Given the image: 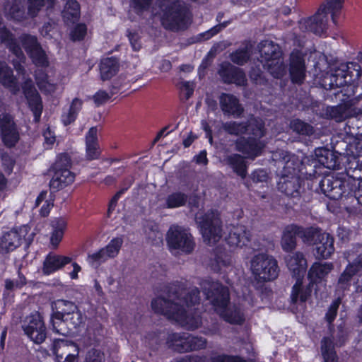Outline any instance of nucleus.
<instances>
[{"instance_id": "nucleus-1", "label": "nucleus", "mask_w": 362, "mask_h": 362, "mask_svg": "<svg viewBox=\"0 0 362 362\" xmlns=\"http://www.w3.org/2000/svg\"><path fill=\"white\" fill-rule=\"evenodd\" d=\"M198 294L197 288L192 289L185 297L182 305H180V300L179 303H171L163 298H157L152 301V308L186 329H195L202 324L201 316L195 312L197 309L192 308L199 303Z\"/></svg>"}, {"instance_id": "nucleus-2", "label": "nucleus", "mask_w": 362, "mask_h": 362, "mask_svg": "<svg viewBox=\"0 0 362 362\" xmlns=\"http://www.w3.org/2000/svg\"><path fill=\"white\" fill-rule=\"evenodd\" d=\"M223 129L230 134L244 136L236 143L237 150L246 155L248 158L254 159L259 156L265 144L260 139L264 134L263 123L261 119L251 118L247 125L236 122H228L223 124Z\"/></svg>"}, {"instance_id": "nucleus-3", "label": "nucleus", "mask_w": 362, "mask_h": 362, "mask_svg": "<svg viewBox=\"0 0 362 362\" xmlns=\"http://www.w3.org/2000/svg\"><path fill=\"white\" fill-rule=\"evenodd\" d=\"M13 64L18 72V80L21 79L24 81L23 86V93L28 107L33 112L35 121L37 122L40 119L42 111V103L40 95L34 87L32 81L30 79H25L21 64H17L14 60ZM0 83L5 87L8 88L14 94L18 93L20 90L17 78L13 76L11 70L9 69L7 65L4 62H0Z\"/></svg>"}, {"instance_id": "nucleus-4", "label": "nucleus", "mask_w": 362, "mask_h": 362, "mask_svg": "<svg viewBox=\"0 0 362 362\" xmlns=\"http://www.w3.org/2000/svg\"><path fill=\"white\" fill-rule=\"evenodd\" d=\"M206 298L210 301L215 311L226 321L240 324L244 320L243 314L235 307L228 308V290L218 282L205 281L202 284Z\"/></svg>"}, {"instance_id": "nucleus-5", "label": "nucleus", "mask_w": 362, "mask_h": 362, "mask_svg": "<svg viewBox=\"0 0 362 362\" xmlns=\"http://www.w3.org/2000/svg\"><path fill=\"white\" fill-rule=\"evenodd\" d=\"M158 8L152 13L159 16L162 25L167 29L180 30L186 27L189 18L186 11L177 5L176 0H158Z\"/></svg>"}, {"instance_id": "nucleus-6", "label": "nucleus", "mask_w": 362, "mask_h": 362, "mask_svg": "<svg viewBox=\"0 0 362 362\" xmlns=\"http://www.w3.org/2000/svg\"><path fill=\"white\" fill-rule=\"evenodd\" d=\"M260 63L275 78L282 76L286 71L281 58V52L279 47L272 41L266 40L260 43Z\"/></svg>"}, {"instance_id": "nucleus-7", "label": "nucleus", "mask_w": 362, "mask_h": 362, "mask_svg": "<svg viewBox=\"0 0 362 362\" xmlns=\"http://www.w3.org/2000/svg\"><path fill=\"white\" fill-rule=\"evenodd\" d=\"M249 266L252 275L258 281H272L279 274L276 260L265 253L254 255L250 261Z\"/></svg>"}, {"instance_id": "nucleus-8", "label": "nucleus", "mask_w": 362, "mask_h": 362, "mask_svg": "<svg viewBox=\"0 0 362 362\" xmlns=\"http://www.w3.org/2000/svg\"><path fill=\"white\" fill-rule=\"evenodd\" d=\"M166 242L170 251L175 255L189 254L194 250L195 246L189 230L177 225L169 228L166 234Z\"/></svg>"}, {"instance_id": "nucleus-9", "label": "nucleus", "mask_w": 362, "mask_h": 362, "mask_svg": "<svg viewBox=\"0 0 362 362\" xmlns=\"http://www.w3.org/2000/svg\"><path fill=\"white\" fill-rule=\"evenodd\" d=\"M354 178L346 176L343 179L325 178L321 182V189L329 198L334 200L342 197L351 196L354 192L356 182Z\"/></svg>"}, {"instance_id": "nucleus-10", "label": "nucleus", "mask_w": 362, "mask_h": 362, "mask_svg": "<svg viewBox=\"0 0 362 362\" xmlns=\"http://www.w3.org/2000/svg\"><path fill=\"white\" fill-rule=\"evenodd\" d=\"M348 266L339 278L337 286L345 290L351 284V277L362 267V245H356L344 254Z\"/></svg>"}, {"instance_id": "nucleus-11", "label": "nucleus", "mask_w": 362, "mask_h": 362, "mask_svg": "<svg viewBox=\"0 0 362 362\" xmlns=\"http://www.w3.org/2000/svg\"><path fill=\"white\" fill-rule=\"evenodd\" d=\"M71 159L67 154L58 156L54 164V173L50 181V187L54 189H60L71 184L74 175L69 170Z\"/></svg>"}, {"instance_id": "nucleus-12", "label": "nucleus", "mask_w": 362, "mask_h": 362, "mask_svg": "<svg viewBox=\"0 0 362 362\" xmlns=\"http://www.w3.org/2000/svg\"><path fill=\"white\" fill-rule=\"evenodd\" d=\"M196 221L200 227L204 242L212 245L220 240L221 238V223L217 214L211 212L206 215V218L202 217L201 214H197Z\"/></svg>"}, {"instance_id": "nucleus-13", "label": "nucleus", "mask_w": 362, "mask_h": 362, "mask_svg": "<svg viewBox=\"0 0 362 362\" xmlns=\"http://www.w3.org/2000/svg\"><path fill=\"white\" fill-rule=\"evenodd\" d=\"M169 347L178 352H187L203 349L206 341L202 337H195L187 333H173L168 338Z\"/></svg>"}, {"instance_id": "nucleus-14", "label": "nucleus", "mask_w": 362, "mask_h": 362, "mask_svg": "<svg viewBox=\"0 0 362 362\" xmlns=\"http://www.w3.org/2000/svg\"><path fill=\"white\" fill-rule=\"evenodd\" d=\"M29 231V226L23 225L5 233L0 239V250L5 252L13 251L21 245L23 240L31 242L33 234Z\"/></svg>"}, {"instance_id": "nucleus-15", "label": "nucleus", "mask_w": 362, "mask_h": 362, "mask_svg": "<svg viewBox=\"0 0 362 362\" xmlns=\"http://www.w3.org/2000/svg\"><path fill=\"white\" fill-rule=\"evenodd\" d=\"M304 236L309 239L308 243H310L312 239H314L315 245V255L319 259H327L334 251V239L327 233H320L313 230L312 228H308L304 232Z\"/></svg>"}, {"instance_id": "nucleus-16", "label": "nucleus", "mask_w": 362, "mask_h": 362, "mask_svg": "<svg viewBox=\"0 0 362 362\" xmlns=\"http://www.w3.org/2000/svg\"><path fill=\"white\" fill-rule=\"evenodd\" d=\"M25 334L35 344H41L46 338L44 322L38 313L28 316L23 322Z\"/></svg>"}, {"instance_id": "nucleus-17", "label": "nucleus", "mask_w": 362, "mask_h": 362, "mask_svg": "<svg viewBox=\"0 0 362 362\" xmlns=\"http://www.w3.org/2000/svg\"><path fill=\"white\" fill-rule=\"evenodd\" d=\"M123 240L121 238H113L106 247L98 252L88 255L87 261L92 267H98L110 258L115 257L122 245Z\"/></svg>"}, {"instance_id": "nucleus-18", "label": "nucleus", "mask_w": 362, "mask_h": 362, "mask_svg": "<svg viewBox=\"0 0 362 362\" xmlns=\"http://www.w3.org/2000/svg\"><path fill=\"white\" fill-rule=\"evenodd\" d=\"M328 16L326 8L320 9L313 17L300 21V28L303 31H311L322 35L327 29Z\"/></svg>"}, {"instance_id": "nucleus-19", "label": "nucleus", "mask_w": 362, "mask_h": 362, "mask_svg": "<svg viewBox=\"0 0 362 362\" xmlns=\"http://www.w3.org/2000/svg\"><path fill=\"white\" fill-rule=\"evenodd\" d=\"M21 41L23 47L37 66L41 67L48 66L47 56L39 46L36 37L30 35H24L22 37Z\"/></svg>"}, {"instance_id": "nucleus-20", "label": "nucleus", "mask_w": 362, "mask_h": 362, "mask_svg": "<svg viewBox=\"0 0 362 362\" xmlns=\"http://www.w3.org/2000/svg\"><path fill=\"white\" fill-rule=\"evenodd\" d=\"M306 229H303L295 225L287 226L284 231L281 240L282 249L286 252L292 251L296 245V235H300L303 242L308 243L309 239L304 235Z\"/></svg>"}, {"instance_id": "nucleus-21", "label": "nucleus", "mask_w": 362, "mask_h": 362, "mask_svg": "<svg viewBox=\"0 0 362 362\" xmlns=\"http://www.w3.org/2000/svg\"><path fill=\"white\" fill-rule=\"evenodd\" d=\"M0 128L4 144L8 146H14L19 137L10 115H2L0 116Z\"/></svg>"}, {"instance_id": "nucleus-22", "label": "nucleus", "mask_w": 362, "mask_h": 362, "mask_svg": "<svg viewBox=\"0 0 362 362\" xmlns=\"http://www.w3.org/2000/svg\"><path fill=\"white\" fill-rule=\"evenodd\" d=\"M290 75L293 82L301 83L305 77V66L301 52L294 51L291 54Z\"/></svg>"}, {"instance_id": "nucleus-23", "label": "nucleus", "mask_w": 362, "mask_h": 362, "mask_svg": "<svg viewBox=\"0 0 362 362\" xmlns=\"http://www.w3.org/2000/svg\"><path fill=\"white\" fill-rule=\"evenodd\" d=\"M69 348H74L76 354H68L65 358V361L75 362L78 353V346L74 343L66 341L63 339H54L53 344V353L56 356L57 362H61L63 358V355L69 352Z\"/></svg>"}, {"instance_id": "nucleus-24", "label": "nucleus", "mask_w": 362, "mask_h": 362, "mask_svg": "<svg viewBox=\"0 0 362 362\" xmlns=\"http://www.w3.org/2000/svg\"><path fill=\"white\" fill-rule=\"evenodd\" d=\"M327 112L329 117L337 122H341L351 117H357L359 119H362V112H361V110H356L349 104L331 107L328 109Z\"/></svg>"}, {"instance_id": "nucleus-25", "label": "nucleus", "mask_w": 362, "mask_h": 362, "mask_svg": "<svg viewBox=\"0 0 362 362\" xmlns=\"http://www.w3.org/2000/svg\"><path fill=\"white\" fill-rule=\"evenodd\" d=\"M35 81L39 89L45 94L52 95L62 89L58 81H54L42 70L35 72Z\"/></svg>"}, {"instance_id": "nucleus-26", "label": "nucleus", "mask_w": 362, "mask_h": 362, "mask_svg": "<svg viewBox=\"0 0 362 362\" xmlns=\"http://www.w3.org/2000/svg\"><path fill=\"white\" fill-rule=\"evenodd\" d=\"M333 269L334 264L332 262H315L308 272L310 284L324 282Z\"/></svg>"}, {"instance_id": "nucleus-27", "label": "nucleus", "mask_w": 362, "mask_h": 362, "mask_svg": "<svg viewBox=\"0 0 362 362\" xmlns=\"http://www.w3.org/2000/svg\"><path fill=\"white\" fill-rule=\"evenodd\" d=\"M250 233L243 226H233L230 228L229 234L226 240L232 247H243L250 242Z\"/></svg>"}, {"instance_id": "nucleus-28", "label": "nucleus", "mask_w": 362, "mask_h": 362, "mask_svg": "<svg viewBox=\"0 0 362 362\" xmlns=\"http://www.w3.org/2000/svg\"><path fill=\"white\" fill-rule=\"evenodd\" d=\"M286 262L288 268L297 279L304 276L307 269V262L301 253L296 252L289 255L286 259Z\"/></svg>"}, {"instance_id": "nucleus-29", "label": "nucleus", "mask_w": 362, "mask_h": 362, "mask_svg": "<svg viewBox=\"0 0 362 362\" xmlns=\"http://www.w3.org/2000/svg\"><path fill=\"white\" fill-rule=\"evenodd\" d=\"M100 154L98 129L96 127H91L86 136V156L88 160H94L98 158Z\"/></svg>"}, {"instance_id": "nucleus-30", "label": "nucleus", "mask_w": 362, "mask_h": 362, "mask_svg": "<svg viewBox=\"0 0 362 362\" xmlns=\"http://www.w3.org/2000/svg\"><path fill=\"white\" fill-rule=\"evenodd\" d=\"M71 261V259L69 257L48 255L44 262L43 272L47 275L52 274L63 268L65 265L70 263Z\"/></svg>"}, {"instance_id": "nucleus-31", "label": "nucleus", "mask_w": 362, "mask_h": 362, "mask_svg": "<svg viewBox=\"0 0 362 362\" xmlns=\"http://www.w3.org/2000/svg\"><path fill=\"white\" fill-rule=\"evenodd\" d=\"M311 285L312 284L310 283L306 286L303 285L302 279L298 278L292 288L291 294V301L293 303L305 302L310 296L312 292Z\"/></svg>"}, {"instance_id": "nucleus-32", "label": "nucleus", "mask_w": 362, "mask_h": 362, "mask_svg": "<svg viewBox=\"0 0 362 362\" xmlns=\"http://www.w3.org/2000/svg\"><path fill=\"white\" fill-rule=\"evenodd\" d=\"M119 68V62L115 58L103 59L99 66L100 78L103 81L111 79L117 74Z\"/></svg>"}, {"instance_id": "nucleus-33", "label": "nucleus", "mask_w": 362, "mask_h": 362, "mask_svg": "<svg viewBox=\"0 0 362 362\" xmlns=\"http://www.w3.org/2000/svg\"><path fill=\"white\" fill-rule=\"evenodd\" d=\"M220 75L226 83H234L238 86H243L246 81L245 74L239 68L228 64V70L221 69Z\"/></svg>"}, {"instance_id": "nucleus-34", "label": "nucleus", "mask_w": 362, "mask_h": 362, "mask_svg": "<svg viewBox=\"0 0 362 362\" xmlns=\"http://www.w3.org/2000/svg\"><path fill=\"white\" fill-rule=\"evenodd\" d=\"M221 110L228 115L239 116L243 109L236 98L229 94H223L220 98Z\"/></svg>"}, {"instance_id": "nucleus-35", "label": "nucleus", "mask_w": 362, "mask_h": 362, "mask_svg": "<svg viewBox=\"0 0 362 362\" xmlns=\"http://www.w3.org/2000/svg\"><path fill=\"white\" fill-rule=\"evenodd\" d=\"M83 101L79 98L72 100L69 107L64 109L61 117L62 123L64 125H69L74 122L77 115L82 108Z\"/></svg>"}, {"instance_id": "nucleus-36", "label": "nucleus", "mask_w": 362, "mask_h": 362, "mask_svg": "<svg viewBox=\"0 0 362 362\" xmlns=\"http://www.w3.org/2000/svg\"><path fill=\"white\" fill-rule=\"evenodd\" d=\"M231 257L225 252H218L211 259L210 266L216 272H226L231 266Z\"/></svg>"}, {"instance_id": "nucleus-37", "label": "nucleus", "mask_w": 362, "mask_h": 362, "mask_svg": "<svg viewBox=\"0 0 362 362\" xmlns=\"http://www.w3.org/2000/svg\"><path fill=\"white\" fill-rule=\"evenodd\" d=\"M66 226V222L62 219L57 221L56 223L53 224V228L49 238L50 246L52 248L56 249L58 247L60 242L63 239Z\"/></svg>"}, {"instance_id": "nucleus-38", "label": "nucleus", "mask_w": 362, "mask_h": 362, "mask_svg": "<svg viewBox=\"0 0 362 362\" xmlns=\"http://www.w3.org/2000/svg\"><path fill=\"white\" fill-rule=\"evenodd\" d=\"M0 40L1 42H6L10 49L16 55L19 62H23L25 57L16 42L13 41L8 31L4 28V26L0 23Z\"/></svg>"}, {"instance_id": "nucleus-39", "label": "nucleus", "mask_w": 362, "mask_h": 362, "mask_svg": "<svg viewBox=\"0 0 362 362\" xmlns=\"http://www.w3.org/2000/svg\"><path fill=\"white\" fill-rule=\"evenodd\" d=\"M62 16L67 23H74L80 17V6L76 0H69L62 11Z\"/></svg>"}, {"instance_id": "nucleus-40", "label": "nucleus", "mask_w": 362, "mask_h": 362, "mask_svg": "<svg viewBox=\"0 0 362 362\" xmlns=\"http://www.w3.org/2000/svg\"><path fill=\"white\" fill-rule=\"evenodd\" d=\"M56 311L52 317L65 318L71 315V312L76 310V305L69 301L59 300L54 303Z\"/></svg>"}, {"instance_id": "nucleus-41", "label": "nucleus", "mask_w": 362, "mask_h": 362, "mask_svg": "<svg viewBox=\"0 0 362 362\" xmlns=\"http://www.w3.org/2000/svg\"><path fill=\"white\" fill-rule=\"evenodd\" d=\"M289 178L288 175H286ZM291 180L283 177L279 182V188L285 194L289 196L295 197V194H298L299 188L298 177L296 176H291Z\"/></svg>"}, {"instance_id": "nucleus-42", "label": "nucleus", "mask_w": 362, "mask_h": 362, "mask_svg": "<svg viewBox=\"0 0 362 362\" xmlns=\"http://www.w3.org/2000/svg\"><path fill=\"white\" fill-rule=\"evenodd\" d=\"M228 162L239 176L243 178L246 176V164L242 156L234 155L228 158Z\"/></svg>"}, {"instance_id": "nucleus-43", "label": "nucleus", "mask_w": 362, "mask_h": 362, "mask_svg": "<svg viewBox=\"0 0 362 362\" xmlns=\"http://www.w3.org/2000/svg\"><path fill=\"white\" fill-rule=\"evenodd\" d=\"M322 354L325 362H337L336 355L334 351L332 341L329 338H324L322 341Z\"/></svg>"}, {"instance_id": "nucleus-44", "label": "nucleus", "mask_w": 362, "mask_h": 362, "mask_svg": "<svg viewBox=\"0 0 362 362\" xmlns=\"http://www.w3.org/2000/svg\"><path fill=\"white\" fill-rule=\"evenodd\" d=\"M55 0H28V13L34 16L42 7L51 8Z\"/></svg>"}, {"instance_id": "nucleus-45", "label": "nucleus", "mask_w": 362, "mask_h": 362, "mask_svg": "<svg viewBox=\"0 0 362 362\" xmlns=\"http://www.w3.org/2000/svg\"><path fill=\"white\" fill-rule=\"evenodd\" d=\"M53 329L62 336L69 335L71 333V327H68V321L65 318L52 317Z\"/></svg>"}, {"instance_id": "nucleus-46", "label": "nucleus", "mask_w": 362, "mask_h": 362, "mask_svg": "<svg viewBox=\"0 0 362 362\" xmlns=\"http://www.w3.org/2000/svg\"><path fill=\"white\" fill-rule=\"evenodd\" d=\"M187 201L185 194L175 192L170 194L166 199V206L168 208H177L183 206Z\"/></svg>"}, {"instance_id": "nucleus-47", "label": "nucleus", "mask_w": 362, "mask_h": 362, "mask_svg": "<svg viewBox=\"0 0 362 362\" xmlns=\"http://www.w3.org/2000/svg\"><path fill=\"white\" fill-rule=\"evenodd\" d=\"M323 153L324 156L320 158L319 161L328 169L338 168L339 162L334 153L327 150H324Z\"/></svg>"}, {"instance_id": "nucleus-48", "label": "nucleus", "mask_w": 362, "mask_h": 362, "mask_svg": "<svg viewBox=\"0 0 362 362\" xmlns=\"http://www.w3.org/2000/svg\"><path fill=\"white\" fill-rule=\"evenodd\" d=\"M291 127L293 131L301 134L309 135L313 132V127L310 125L299 119L292 121Z\"/></svg>"}, {"instance_id": "nucleus-49", "label": "nucleus", "mask_w": 362, "mask_h": 362, "mask_svg": "<svg viewBox=\"0 0 362 362\" xmlns=\"http://www.w3.org/2000/svg\"><path fill=\"white\" fill-rule=\"evenodd\" d=\"M349 149L354 156H362V134L356 136L349 144Z\"/></svg>"}, {"instance_id": "nucleus-50", "label": "nucleus", "mask_w": 362, "mask_h": 362, "mask_svg": "<svg viewBox=\"0 0 362 362\" xmlns=\"http://www.w3.org/2000/svg\"><path fill=\"white\" fill-rule=\"evenodd\" d=\"M231 60L238 64H243L247 62L249 58V52L247 50L240 49L231 54Z\"/></svg>"}, {"instance_id": "nucleus-51", "label": "nucleus", "mask_w": 362, "mask_h": 362, "mask_svg": "<svg viewBox=\"0 0 362 362\" xmlns=\"http://www.w3.org/2000/svg\"><path fill=\"white\" fill-rule=\"evenodd\" d=\"M65 320L72 325V327L75 328L82 324L83 315L76 308V310L71 312V315L69 317H66Z\"/></svg>"}, {"instance_id": "nucleus-52", "label": "nucleus", "mask_w": 362, "mask_h": 362, "mask_svg": "<svg viewBox=\"0 0 362 362\" xmlns=\"http://www.w3.org/2000/svg\"><path fill=\"white\" fill-rule=\"evenodd\" d=\"M86 26L84 24L77 25L72 30L71 36L73 40H81L86 34Z\"/></svg>"}, {"instance_id": "nucleus-53", "label": "nucleus", "mask_w": 362, "mask_h": 362, "mask_svg": "<svg viewBox=\"0 0 362 362\" xmlns=\"http://www.w3.org/2000/svg\"><path fill=\"white\" fill-rule=\"evenodd\" d=\"M341 303L340 299L338 298L332 302L327 314V320L331 323L336 317L338 308Z\"/></svg>"}, {"instance_id": "nucleus-54", "label": "nucleus", "mask_w": 362, "mask_h": 362, "mask_svg": "<svg viewBox=\"0 0 362 362\" xmlns=\"http://www.w3.org/2000/svg\"><path fill=\"white\" fill-rule=\"evenodd\" d=\"M110 95L106 91L98 90L93 95V100L97 106H100L105 103L110 99Z\"/></svg>"}, {"instance_id": "nucleus-55", "label": "nucleus", "mask_w": 362, "mask_h": 362, "mask_svg": "<svg viewBox=\"0 0 362 362\" xmlns=\"http://www.w3.org/2000/svg\"><path fill=\"white\" fill-rule=\"evenodd\" d=\"M128 37L133 49L136 51L139 50L141 47V43L139 33L136 31H129L128 33Z\"/></svg>"}, {"instance_id": "nucleus-56", "label": "nucleus", "mask_w": 362, "mask_h": 362, "mask_svg": "<svg viewBox=\"0 0 362 362\" xmlns=\"http://www.w3.org/2000/svg\"><path fill=\"white\" fill-rule=\"evenodd\" d=\"M104 360V355L103 353L98 350L92 349L88 351L86 362H103Z\"/></svg>"}, {"instance_id": "nucleus-57", "label": "nucleus", "mask_w": 362, "mask_h": 362, "mask_svg": "<svg viewBox=\"0 0 362 362\" xmlns=\"http://www.w3.org/2000/svg\"><path fill=\"white\" fill-rule=\"evenodd\" d=\"M43 136L45 139L44 145L46 148H50L55 142L56 137L54 133L47 127L43 132Z\"/></svg>"}, {"instance_id": "nucleus-58", "label": "nucleus", "mask_w": 362, "mask_h": 362, "mask_svg": "<svg viewBox=\"0 0 362 362\" xmlns=\"http://www.w3.org/2000/svg\"><path fill=\"white\" fill-rule=\"evenodd\" d=\"M344 0H327V10L332 13V18L335 13L338 12L341 8Z\"/></svg>"}, {"instance_id": "nucleus-59", "label": "nucleus", "mask_w": 362, "mask_h": 362, "mask_svg": "<svg viewBox=\"0 0 362 362\" xmlns=\"http://www.w3.org/2000/svg\"><path fill=\"white\" fill-rule=\"evenodd\" d=\"M179 88L186 98H189L194 91V84L189 81H181Z\"/></svg>"}, {"instance_id": "nucleus-60", "label": "nucleus", "mask_w": 362, "mask_h": 362, "mask_svg": "<svg viewBox=\"0 0 362 362\" xmlns=\"http://www.w3.org/2000/svg\"><path fill=\"white\" fill-rule=\"evenodd\" d=\"M214 362H245L244 360L237 356H218L214 358Z\"/></svg>"}, {"instance_id": "nucleus-61", "label": "nucleus", "mask_w": 362, "mask_h": 362, "mask_svg": "<svg viewBox=\"0 0 362 362\" xmlns=\"http://www.w3.org/2000/svg\"><path fill=\"white\" fill-rule=\"evenodd\" d=\"M154 228L152 230V233L148 234V238L153 239L154 244H160L162 243L163 236L161 233L158 230V227L155 225Z\"/></svg>"}, {"instance_id": "nucleus-62", "label": "nucleus", "mask_w": 362, "mask_h": 362, "mask_svg": "<svg viewBox=\"0 0 362 362\" xmlns=\"http://www.w3.org/2000/svg\"><path fill=\"white\" fill-rule=\"evenodd\" d=\"M151 0H133L135 8L142 11L148 8Z\"/></svg>"}, {"instance_id": "nucleus-63", "label": "nucleus", "mask_w": 362, "mask_h": 362, "mask_svg": "<svg viewBox=\"0 0 362 362\" xmlns=\"http://www.w3.org/2000/svg\"><path fill=\"white\" fill-rule=\"evenodd\" d=\"M194 159L198 164H206V152L205 151H201L197 156L194 157Z\"/></svg>"}, {"instance_id": "nucleus-64", "label": "nucleus", "mask_w": 362, "mask_h": 362, "mask_svg": "<svg viewBox=\"0 0 362 362\" xmlns=\"http://www.w3.org/2000/svg\"><path fill=\"white\" fill-rule=\"evenodd\" d=\"M202 357L198 356H187L181 359V362H203Z\"/></svg>"}]
</instances>
